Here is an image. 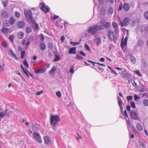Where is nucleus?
I'll use <instances>...</instances> for the list:
<instances>
[{"label": "nucleus", "instance_id": "nucleus-1", "mask_svg": "<svg viewBox=\"0 0 148 148\" xmlns=\"http://www.w3.org/2000/svg\"><path fill=\"white\" fill-rule=\"evenodd\" d=\"M103 29L101 25H95L93 26H90L88 29V32L89 33L94 34L97 31Z\"/></svg>", "mask_w": 148, "mask_h": 148}, {"label": "nucleus", "instance_id": "nucleus-2", "mask_svg": "<svg viewBox=\"0 0 148 148\" xmlns=\"http://www.w3.org/2000/svg\"><path fill=\"white\" fill-rule=\"evenodd\" d=\"M60 121V116L57 115L51 114L50 116V123L51 125L54 127Z\"/></svg>", "mask_w": 148, "mask_h": 148}, {"label": "nucleus", "instance_id": "nucleus-3", "mask_svg": "<svg viewBox=\"0 0 148 148\" xmlns=\"http://www.w3.org/2000/svg\"><path fill=\"white\" fill-rule=\"evenodd\" d=\"M24 12L25 15L27 18L29 22L31 23H34V21L33 19L32 15V13L31 10H27L26 9H25L24 10Z\"/></svg>", "mask_w": 148, "mask_h": 148}, {"label": "nucleus", "instance_id": "nucleus-4", "mask_svg": "<svg viewBox=\"0 0 148 148\" xmlns=\"http://www.w3.org/2000/svg\"><path fill=\"white\" fill-rule=\"evenodd\" d=\"M33 135L35 139L37 142L40 143H42V140L40 134L37 132H34Z\"/></svg>", "mask_w": 148, "mask_h": 148}, {"label": "nucleus", "instance_id": "nucleus-5", "mask_svg": "<svg viewBox=\"0 0 148 148\" xmlns=\"http://www.w3.org/2000/svg\"><path fill=\"white\" fill-rule=\"evenodd\" d=\"M108 37L111 40H113L116 39L117 36L115 34L114 32L110 29H109L108 31Z\"/></svg>", "mask_w": 148, "mask_h": 148}, {"label": "nucleus", "instance_id": "nucleus-6", "mask_svg": "<svg viewBox=\"0 0 148 148\" xmlns=\"http://www.w3.org/2000/svg\"><path fill=\"white\" fill-rule=\"evenodd\" d=\"M131 19H130L128 18L125 17L124 19L123 22L121 21H120V24L122 27L123 26H127L130 24Z\"/></svg>", "mask_w": 148, "mask_h": 148}, {"label": "nucleus", "instance_id": "nucleus-7", "mask_svg": "<svg viewBox=\"0 0 148 148\" xmlns=\"http://www.w3.org/2000/svg\"><path fill=\"white\" fill-rule=\"evenodd\" d=\"M40 5L41 6L40 8L44 11L45 13L48 12L49 10V8L47 6H45V4L43 2H40Z\"/></svg>", "mask_w": 148, "mask_h": 148}, {"label": "nucleus", "instance_id": "nucleus-8", "mask_svg": "<svg viewBox=\"0 0 148 148\" xmlns=\"http://www.w3.org/2000/svg\"><path fill=\"white\" fill-rule=\"evenodd\" d=\"M130 115L131 118L135 120H138V118L137 113L133 110H132L130 112Z\"/></svg>", "mask_w": 148, "mask_h": 148}, {"label": "nucleus", "instance_id": "nucleus-9", "mask_svg": "<svg viewBox=\"0 0 148 148\" xmlns=\"http://www.w3.org/2000/svg\"><path fill=\"white\" fill-rule=\"evenodd\" d=\"M16 25L19 28H23L25 25L24 22L23 21H19L16 23Z\"/></svg>", "mask_w": 148, "mask_h": 148}, {"label": "nucleus", "instance_id": "nucleus-10", "mask_svg": "<svg viewBox=\"0 0 148 148\" xmlns=\"http://www.w3.org/2000/svg\"><path fill=\"white\" fill-rule=\"evenodd\" d=\"M130 8L129 5L127 3H125L123 5V9L126 11H128L130 9Z\"/></svg>", "mask_w": 148, "mask_h": 148}, {"label": "nucleus", "instance_id": "nucleus-11", "mask_svg": "<svg viewBox=\"0 0 148 148\" xmlns=\"http://www.w3.org/2000/svg\"><path fill=\"white\" fill-rule=\"evenodd\" d=\"M76 48L75 47L71 48L70 49L69 53L70 54H75L76 53Z\"/></svg>", "mask_w": 148, "mask_h": 148}, {"label": "nucleus", "instance_id": "nucleus-12", "mask_svg": "<svg viewBox=\"0 0 148 148\" xmlns=\"http://www.w3.org/2000/svg\"><path fill=\"white\" fill-rule=\"evenodd\" d=\"M123 38L121 40V48L123 49L124 48V46H126L127 44V41H125V40H123Z\"/></svg>", "mask_w": 148, "mask_h": 148}, {"label": "nucleus", "instance_id": "nucleus-13", "mask_svg": "<svg viewBox=\"0 0 148 148\" xmlns=\"http://www.w3.org/2000/svg\"><path fill=\"white\" fill-rule=\"evenodd\" d=\"M46 71V69L45 68H42L36 70L35 71V72L37 74L39 73H44Z\"/></svg>", "mask_w": 148, "mask_h": 148}, {"label": "nucleus", "instance_id": "nucleus-14", "mask_svg": "<svg viewBox=\"0 0 148 148\" xmlns=\"http://www.w3.org/2000/svg\"><path fill=\"white\" fill-rule=\"evenodd\" d=\"M118 104L119 105V107H120L121 110L122 111L123 110V108L122 106V101L121 98L119 97H118Z\"/></svg>", "mask_w": 148, "mask_h": 148}, {"label": "nucleus", "instance_id": "nucleus-15", "mask_svg": "<svg viewBox=\"0 0 148 148\" xmlns=\"http://www.w3.org/2000/svg\"><path fill=\"white\" fill-rule=\"evenodd\" d=\"M57 68L54 66L50 71L49 72V74L51 75H54V73L57 70Z\"/></svg>", "mask_w": 148, "mask_h": 148}, {"label": "nucleus", "instance_id": "nucleus-16", "mask_svg": "<svg viewBox=\"0 0 148 148\" xmlns=\"http://www.w3.org/2000/svg\"><path fill=\"white\" fill-rule=\"evenodd\" d=\"M24 36V33L21 31L19 32L17 34V37L20 39L23 38Z\"/></svg>", "mask_w": 148, "mask_h": 148}, {"label": "nucleus", "instance_id": "nucleus-17", "mask_svg": "<svg viewBox=\"0 0 148 148\" xmlns=\"http://www.w3.org/2000/svg\"><path fill=\"white\" fill-rule=\"evenodd\" d=\"M45 143L46 144H48L50 141L49 138L48 136H45L44 137Z\"/></svg>", "mask_w": 148, "mask_h": 148}, {"label": "nucleus", "instance_id": "nucleus-18", "mask_svg": "<svg viewBox=\"0 0 148 148\" xmlns=\"http://www.w3.org/2000/svg\"><path fill=\"white\" fill-rule=\"evenodd\" d=\"M40 47L41 50H45L46 48L45 45L43 43H41L40 44Z\"/></svg>", "mask_w": 148, "mask_h": 148}, {"label": "nucleus", "instance_id": "nucleus-19", "mask_svg": "<svg viewBox=\"0 0 148 148\" xmlns=\"http://www.w3.org/2000/svg\"><path fill=\"white\" fill-rule=\"evenodd\" d=\"M138 21V19L135 20L134 21H133L131 19L130 22V25L131 26L134 27L135 26L136 23Z\"/></svg>", "mask_w": 148, "mask_h": 148}, {"label": "nucleus", "instance_id": "nucleus-20", "mask_svg": "<svg viewBox=\"0 0 148 148\" xmlns=\"http://www.w3.org/2000/svg\"><path fill=\"white\" fill-rule=\"evenodd\" d=\"M7 111V110H5L4 111L1 112L0 113V117L1 119H2L4 116L6 115Z\"/></svg>", "mask_w": 148, "mask_h": 148}, {"label": "nucleus", "instance_id": "nucleus-21", "mask_svg": "<svg viewBox=\"0 0 148 148\" xmlns=\"http://www.w3.org/2000/svg\"><path fill=\"white\" fill-rule=\"evenodd\" d=\"M122 75L123 77H130L129 75L125 70L122 72Z\"/></svg>", "mask_w": 148, "mask_h": 148}, {"label": "nucleus", "instance_id": "nucleus-22", "mask_svg": "<svg viewBox=\"0 0 148 148\" xmlns=\"http://www.w3.org/2000/svg\"><path fill=\"white\" fill-rule=\"evenodd\" d=\"M10 24V25H13L15 23V19L13 17H12L10 18V20L9 21Z\"/></svg>", "mask_w": 148, "mask_h": 148}, {"label": "nucleus", "instance_id": "nucleus-23", "mask_svg": "<svg viewBox=\"0 0 148 148\" xmlns=\"http://www.w3.org/2000/svg\"><path fill=\"white\" fill-rule=\"evenodd\" d=\"M136 127L140 131H142L143 129L142 125L140 123H138L137 124Z\"/></svg>", "mask_w": 148, "mask_h": 148}, {"label": "nucleus", "instance_id": "nucleus-24", "mask_svg": "<svg viewBox=\"0 0 148 148\" xmlns=\"http://www.w3.org/2000/svg\"><path fill=\"white\" fill-rule=\"evenodd\" d=\"M10 51L11 54L12 56L15 58L16 59H17L18 58L16 56V54L15 53L14 51H13L12 49H10Z\"/></svg>", "mask_w": 148, "mask_h": 148}, {"label": "nucleus", "instance_id": "nucleus-25", "mask_svg": "<svg viewBox=\"0 0 148 148\" xmlns=\"http://www.w3.org/2000/svg\"><path fill=\"white\" fill-rule=\"evenodd\" d=\"M2 32L5 34H8L9 31V30L8 28L3 27L2 29Z\"/></svg>", "mask_w": 148, "mask_h": 148}, {"label": "nucleus", "instance_id": "nucleus-26", "mask_svg": "<svg viewBox=\"0 0 148 148\" xmlns=\"http://www.w3.org/2000/svg\"><path fill=\"white\" fill-rule=\"evenodd\" d=\"M104 25L105 28L108 29L110 27V22H108L106 23Z\"/></svg>", "mask_w": 148, "mask_h": 148}, {"label": "nucleus", "instance_id": "nucleus-27", "mask_svg": "<svg viewBox=\"0 0 148 148\" xmlns=\"http://www.w3.org/2000/svg\"><path fill=\"white\" fill-rule=\"evenodd\" d=\"M1 15L4 18H7L8 17V14L7 12H3L2 13Z\"/></svg>", "mask_w": 148, "mask_h": 148}, {"label": "nucleus", "instance_id": "nucleus-28", "mask_svg": "<svg viewBox=\"0 0 148 148\" xmlns=\"http://www.w3.org/2000/svg\"><path fill=\"white\" fill-rule=\"evenodd\" d=\"M4 26L5 27L9 26L10 25V24L9 21H5L4 22Z\"/></svg>", "mask_w": 148, "mask_h": 148}, {"label": "nucleus", "instance_id": "nucleus-29", "mask_svg": "<svg viewBox=\"0 0 148 148\" xmlns=\"http://www.w3.org/2000/svg\"><path fill=\"white\" fill-rule=\"evenodd\" d=\"M144 43V41L143 40H140L138 42V45L140 46H142L143 45Z\"/></svg>", "mask_w": 148, "mask_h": 148}, {"label": "nucleus", "instance_id": "nucleus-30", "mask_svg": "<svg viewBox=\"0 0 148 148\" xmlns=\"http://www.w3.org/2000/svg\"><path fill=\"white\" fill-rule=\"evenodd\" d=\"M101 14L103 15H104L105 14V9L104 7L102 8L101 9Z\"/></svg>", "mask_w": 148, "mask_h": 148}, {"label": "nucleus", "instance_id": "nucleus-31", "mask_svg": "<svg viewBox=\"0 0 148 148\" xmlns=\"http://www.w3.org/2000/svg\"><path fill=\"white\" fill-rule=\"evenodd\" d=\"M26 32L27 34L31 33L32 31L31 28L29 27H27L26 28Z\"/></svg>", "mask_w": 148, "mask_h": 148}, {"label": "nucleus", "instance_id": "nucleus-32", "mask_svg": "<svg viewBox=\"0 0 148 148\" xmlns=\"http://www.w3.org/2000/svg\"><path fill=\"white\" fill-rule=\"evenodd\" d=\"M112 25L113 27L115 29H117L118 28V26L117 24L115 22H114L112 23Z\"/></svg>", "mask_w": 148, "mask_h": 148}, {"label": "nucleus", "instance_id": "nucleus-33", "mask_svg": "<svg viewBox=\"0 0 148 148\" xmlns=\"http://www.w3.org/2000/svg\"><path fill=\"white\" fill-rule=\"evenodd\" d=\"M143 103L144 106H148V100L147 99H145L143 101Z\"/></svg>", "mask_w": 148, "mask_h": 148}, {"label": "nucleus", "instance_id": "nucleus-34", "mask_svg": "<svg viewBox=\"0 0 148 148\" xmlns=\"http://www.w3.org/2000/svg\"><path fill=\"white\" fill-rule=\"evenodd\" d=\"M15 16L18 18H19L21 16L20 13L17 11H16L14 12Z\"/></svg>", "mask_w": 148, "mask_h": 148}, {"label": "nucleus", "instance_id": "nucleus-35", "mask_svg": "<svg viewBox=\"0 0 148 148\" xmlns=\"http://www.w3.org/2000/svg\"><path fill=\"white\" fill-rule=\"evenodd\" d=\"M24 73H25L28 77H29V71L26 69H25L24 71H23Z\"/></svg>", "mask_w": 148, "mask_h": 148}, {"label": "nucleus", "instance_id": "nucleus-36", "mask_svg": "<svg viewBox=\"0 0 148 148\" xmlns=\"http://www.w3.org/2000/svg\"><path fill=\"white\" fill-rule=\"evenodd\" d=\"M144 17L146 20H148V11H147L144 13Z\"/></svg>", "mask_w": 148, "mask_h": 148}, {"label": "nucleus", "instance_id": "nucleus-37", "mask_svg": "<svg viewBox=\"0 0 148 148\" xmlns=\"http://www.w3.org/2000/svg\"><path fill=\"white\" fill-rule=\"evenodd\" d=\"M70 43L73 45V46H75L76 45H79V42H71Z\"/></svg>", "mask_w": 148, "mask_h": 148}, {"label": "nucleus", "instance_id": "nucleus-38", "mask_svg": "<svg viewBox=\"0 0 148 148\" xmlns=\"http://www.w3.org/2000/svg\"><path fill=\"white\" fill-rule=\"evenodd\" d=\"M2 45L4 47H7L8 46L7 43L5 41L2 43Z\"/></svg>", "mask_w": 148, "mask_h": 148}, {"label": "nucleus", "instance_id": "nucleus-39", "mask_svg": "<svg viewBox=\"0 0 148 148\" xmlns=\"http://www.w3.org/2000/svg\"><path fill=\"white\" fill-rule=\"evenodd\" d=\"M25 53V51H21V58L23 59L24 58Z\"/></svg>", "mask_w": 148, "mask_h": 148}, {"label": "nucleus", "instance_id": "nucleus-40", "mask_svg": "<svg viewBox=\"0 0 148 148\" xmlns=\"http://www.w3.org/2000/svg\"><path fill=\"white\" fill-rule=\"evenodd\" d=\"M14 38V36L12 34L9 37V39L10 41L12 42Z\"/></svg>", "mask_w": 148, "mask_h": 148}, {"label": "nucleus", "instance_id": "nucleus-41", "mask_svg": "<svg viewBox=\"0 0 148 148\" xmlns=\"http://www.w3.org/2000/svg\"><path fill=\"white\" fill-rule=\"evenodd\" d=\"M60 60V58L58 56L56 55L55 56V58L54 59V61H59Z\"/></svg>", "mask_w": 148, "mask_h": 148}, {"label": "nucleus", "instance_id": "nucleus-42", "mask_svg": "<svg viewBox=\"0 0 148 148\" xmlns=\"http://www.w3.org/2000/svg\"><path fill=\"white\" fill-rule=\"evenodd\" d=\"M3 3L4 7L5 8L6 7L7 5L8 4V1H3Z\"/></svg>", "mask_w": 148, "mask_h": 148}, {"label": "nucleus", "instance_id": "nucleus-43", "mask_svg": "<svg viewBox=\"0 0 148 148\" xmlns=\"http://www.w3.org/2000/svg\"><path fill=\"white\" fill-rule=\"evenodd\" d=\"M130 59L131 61H132L133 62H135L136 60V58L133 56H131Z\"/></svg>", "mask_w": 148, "mask_h": 148}, {"label": "nucleus", "instance_id": "nucleus-44", "mask_svg": "<svg viewBox=\"0 0 148 148\" xmlns=\"http://www.w3.org/2000/svg\"><path fill=\"white\" fill-rule=\"evenodd\" d=\"M76 58L79 60H83V58L81 56H80L79 55L77 54L76 55Z\"/></svg>", "mask_w": 148, "mask_h": 148}, {"label": "nucleus", "instance_id": "nucleus-45", "mask_svg": "<svg viewBox=\"0 0 148 148\" xmlns=\"http://www.w3.org/2000/svg\"><path fill=\"white\" fill-rule=\"evenodd\" d=\"M131 82L132 84L133 85L136 87H137V85L136 84V83L135 82V81L134 80H131Z\"/></svg>", "mask_w": 148, "mask_h": 148}, {"label": "nucleus", "instance_id": "nucleus-46", "mask_svg": "<svg viewBox=\"0 0 148 148\" xmlns=\"http://www.w3.org/2000/svg\"><path fill=\"white\" fill-rule=\"evenodd\" d=\"M108 13L110 14H112L113 12V10L112 8H110L108 10Z\"/></svg>", "mask_w": 148, "mask_h": 148}, {"label": "nucleus", "instance_id": "nucleus-47", "mask_svg": "<svg viewBox=\"0 0 148 148\" xmlns=\"http://www.w3.org/2000/svg\"><path fill=\"white\" fill-rule=\"evenodd\" d=\"M23 64L26 67H28L29 66V65L27 62V61L26 60H25L23 61Z\"/></svg>", "mask_w": 148, "mask_h": 148}, {"label": "nucleus", "instance_id": "nucleus-48", "mask_svg": "<svg viewBox=\"0 0 148 148\" xmlns=\"http://www.w3.org/2000/svg\"><path fill=\"white\" fill-rule=\"evenodd\" d=\"M131 105L132 108H136V106L135 104V103L133 101H131Z\"/></svg>", "mask_w": 148, "mask_h": 148}, {"label": "nucleus", "instance_id": "nucleus-49", "mask_svg": "<svg viewBox=\"0 0 148 148\" xmlns=\"http://www.w3.org/2000/svg\"><path fill=\"white\" fill-rule=\"evenodd\" d=\"M123 116L125 117V118H128V115L126 111V110H124V112L123 113Z\"/></svg>", "mask_w": 148, "mask_h": 148}, {"label": "nucleus", "instance_id": "nucleus-50", "mask_svg": "<svg viewBox=\"0 0 148 148\" xmlns=\"http://www.w3.org/2000/svg\"><path fill=\"white\" fill-rule=\"evenodd\" d=\"M74 66H72L71 67V68L70 69V72L72 73H73L74 72Z\"/></svg>", "mask_w": 148, "mask_h": 148}, {"label": "nucleus", "instance_id": "nucleus-51", "mask_svg": "<svg viewBox=\"0 0 148 148\" xmlns=\"http://www.w3.org/2000/svg\"><path fill=\"white\" fill-rule=\"evenodd\" d=\"M56 95L59 97H60L61 96V92L60 91H58L56 93Z\"/></svg>", "mask_w": 148, "mask_h": 148}, {"label": "nucleus", "instance_id": "nucleus-52", "mask_svg": "<svg viewBox=\"0 0 148 148\" xmlns=\"http://www.w3.org/2000/svg\"><path fill=\"white\" fill-rule=\"evenodd\" d=\"M48 47L49 48L52 49L53 47V45L50 43H49L48 45Z\"/></svg>", "mask_w": 148, "mask_h": 148}, {"label": "nucleus", "instance_id": "nucleus-53", "mask_svg": "<svg viewBox=\"0 0 148 148\" xmlns=\"http://www.w3.org/2000/svg\"><path fill=\"white\" fill-rule=\"evenodd\" d=\"M132 99V96H129L127 97V101H131Z\"/></svg>", "mask_w": 148, "mask_h": 148}, {"label": "nucleus", "instance_id": "nucleus-54", "mask_svg": "<svg viewBox=\"0 0 148 148\" xmlns=\"http://www.w3.org/2000/svg\"><path fill=\"white\" fill-rule=\"evenodd\" d=\"M139 145L140 146L143 147V148L145 147V146L144 144L142 142H139Z\"/></svg>", "mask_w": 148, "mask_h": 148}, {"label": "nucleus", "instance_id": "nucleus-55", "mask_svg": "<svg viewBox=\"0 0 148 148\" xmlns=\"http://www.w3.org/2000/svg\"><path fill=\"white\" fill-rule=\"evenodd\" d=\"M59 16L55 15L53 17H52V19L53 20H54L56 19H58L59 18Z\"/></svg>", "mask_w": 148, "mask_h": 148}, {"label": "nucleus", "instance_id": "nucleus-56", "mask_svg": "<svg viewBox=\"0 0 148 148\" xmlns=\"http://www.w3.org/2000/svg\"><path fill=\"white\" fill-rule=\"evenodd\" d=\"M79 53L80 54H81V55H82L83 56H86V54L83 51H80L79 52Z\"/></svg>", "mask_w": 148, "mask_h": 148}, {"label": "nucleus", "instance_id": "nucleus-57", "mask_svg": "<svg viewBox=\"0 0 148 148\" xmlns=\"http://www.w3.org/2000/svg\"><path fill=\"white\" fill-rule=\"evenodd\" d=\"M43 90H42L40 92H37L36 93V94L37 95H41L42 93H43Z\"/></svg>", "mask_w": 148, "mask_h": 148}, {"label": "nucleus", "instance_id": "nucleus-58", "mask_svg": "<svg viewBox=\"0 0 148 148\" xmlns=\"http://www.w3.org/2000/svg\"><path fill=\"white\" fill-rule=\"evenodd\" d=\"M88 62H90V63H92L93 64V66H95V64H96V62H94V61H92V60H88Z\"/></svg>", "mask_w": 148, "mask_h": 148}, {"label": "nucleus", "instance_id": "nucleus-59", "mask_svg": "<svg viewBox=\"0 0 148 148\" xmlns=\"http://www.w3.org/2000/svg\"><path fill=\"white\" fill-rule=\"evenodd\" d=\"M85 49L88 51H89L90 50V49L88 46L87 45H85Z\"/></svg>", "mask_w": 148, "mask_h": 148}, {"label": "nucleus", "instance_id": "nucleus-60", "mask_svg": "<svg viewBox=\"0 0 148 148\" xmlns=\"http://www.w3.org/2000/svg\"><path fill=\"white\" fill-rule=\"evenodd\" d=\"M123 8V5L121 3L119 5V10H121Z\"/></svg>", "mask_w": 148, "mask_h": 148}, {"label": "nucleus", "instance_id": "nucleus-61", "mask_svg": "<svg viewBox=\"0 0 148 148\" xmlns=\"http://www.w3.org/2000/svg\"><path fill=\"white\" fill-rule=\"evenodd\" d=\"M34 39V38L32 36H30L28 38V41H32Z\"/></svg>", "mask_w": 148, "mask_h": 148}, {"label": "nucleus", "instance_id": "nucleus-62", "mask_svg": "<svg viewBox=\"0 0 148 148\" xmlns=\"http://www.w3.org/2000/svg\"><path fill=\"white\" fill-rule=\"evenodd\" d=\"M136 73L139 76H141V73H140L139 71H135Z\"/></svg>", "mask_w": 148, "mask_h": 148}, {"label": "nucleus", "instance_id": "nucleus-63", "mask_svg": "<svg viewBox=\"0 0 148 148\" xmlns=\"http://www.w3.org/2000/svg\"><path fill=\"white\" fill-rule=\"evenodd\" d=\"M126 108L128 111H130V110L131 106L130 105H127L126 106Z\"/></svg>", "mask_w": 148, "mask_h": 148}, {"label": "nucleus", "instance_id": "nucleus-64", "mask_svg": "<svg viewBox=\"0 0 148 148\" xmlns=\"http://www.w3.org/2000/svg\"><path fill=\"white\" fill-rule=\"evenodd\" d=\"M40 38L41 40H42V41L43 40L45 39L44 35L42 34H41Z\"/></svg>", "mask_w": 148, "mask_h": 148}]
</instances>
